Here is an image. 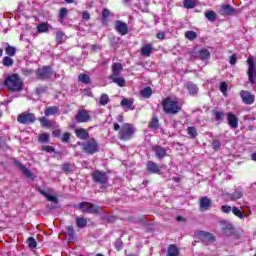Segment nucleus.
Returning <instances> with one entry per match:
<instances>
[{"label":"nucleus","instance_id":"51","mask_svg":"<svg viewBox=\"0 0 256 256\" xmlns=\"http://www.w3.org/2000/svg\"><path fill=\"white\" fill-rule=\"evenodd\" d=\"M28 246L30 249H35L37 247V241L33 237L28 238Z\"/></svg>","mask_w":256,"mask_h":256},{"label":"nucleus","instance_id":"64","mask_svg":"<svg viewBox=\"0 0 256 256\" xmlns=\"http://www.w3.org/2000/svg\"><path fill=\"white\" fill-rule=\"evenodd\" d=\"M107 221H108V223H115V221H117V217H115V216H109V217L107 218Z\"/></svg>","mask_w":256,"mask_h":256},{"label":"nucleus","instance_id":"24","mask_svg":"<svg viewBox=\"0 0 256 256\" xmlns=\"http://www.w3.org/2000/svg\"><path fill=\"white\" fill-rule=\"evenodd\" d=\"M223 234L226 237H231V235H234L235 233V227H233L231 224H226L223 228H222Z\"/></svg>","mask_w":256,"mask_h":256},{"label":"nucleus","instance_id":"12","mask_svg":"<svg viewBox=\"0 0 256 256\" xmlns=\"http://www.w3.org/2000/svg\"><path fill=\"white\" fill-rule=\"evenodd\" d=\"M240 97L245 105H253V103H255V95H252L249 91L242 90Z\"/></svg>","mask_w":256,"mask_h":256},{"label":"nucleus","instance_id":"1","mask_svg":"<svg viewBox=\"0 0 256 256\" xmlns=\"http://www.w3.org/2000/svg\"><path fill=\"white\" fill-rule=\"evenodd\" d=\"M3 85L13 93H19L20 91H23V80H21V77H19L17 74L9 75L5 79Z\"/></svg>","mask_w":256,"mask_h":256},{"label":"nucleus","instance_id":"6","mask_svg":"<svg viewBox=\"0 0 256 256\" xmlns=\"http://www.w3.org/2000/svg\"><path fill=\"white\" fill-rule=\"evenodd\" d=\"M37 79L45 81V79H51L53 77V69L50 66H44L36 70Z\"/></svg>","mask_w":256,"mask_h":256},{"label":"nucleus","instance_id":"48","mask_svg":"<svg viewBox=\"0 0 256 256\" xmlns=\"http://www.w3.org/2000/svg\"><path fill=\"white\" fill-rule=\"evenodd\" d=\"M212 113H213L216 121H221V119H223V117H225V114L221 111L213 110Z\"/></svg>","mask_w":256,"mask_h":256},{"label":"nucleus","instance_id":"10","mask_svg":"<svg viewBox=\"0 0 256 256\" xmlns=\"http://www.w3.org/2000/svg\"><path fill=\"white\" fill-rule=\"evenodd\" d=\"M75 119L77 123H89L91 121V114L87 110H78Z\"/></svg>","mask_w":256,"mask_h":256},{"label":"nucleus","instance_id":"18","mask_svg":"<svg viewBox=\"0 0 256 256\" xmlns=\"http://www.w3.org/2000/svg\"><path fill=\"white\" fill-rule=\"evenodd\" d=\"M146 169L148 173L159 174L161 173V166L153 161H148L146 164Z\"/></svg>","mask_w":256,"mask_h":256},{"label":"nucleus","instance_id":"33","mask_svg":"<svg viewBox=\"0 0 256 256\" xmlns=\"http://www.w3.org/2000/svg\"><path fill=\"white\" fill-rule=\"evenodd\" d=\"M209 57H211V52H209V50L207 49H201L199 51V58L202 61H207V59H209Z\"/></svg>","mask_w":256,"mask_h":256},{"label":"nucleus","instance_id":"28","mask_svg":"<svg viewBox=\"0 0 256 256\" xmlns=\"http://www.w3.org/2000/svg\"><path fill=\"white\" fill-rule=\"evenodd\" d=\"M46 117H51V115H57L59 113V107L51 106L45 109L44 111Z\"/></svg>","mask_w":256,"mask_h":256},{"label":"nucleus","instance_id":"35","mask_svg":"<svg viewBox=\"0 0 256 256\" xmlns=\"http://www.w3.org/2000/svg\"><path fill=\"white\" fill-rule=\"evenodd\" d=\"M78 81L80 83H84L85 85H89V83H91V78L87 74H80L78 76Z\"/></svg>","mask_w":256,"mask_h":256},{"label":"nucleus","instance_id":"52","mask_svg":"<svg viewBox=\"0 0 256 256\" xmlns=\"http://www.w3.org/2000/svg\"><path fill=\"white\" fill-rule=\"evenodd\" d=\"M211 145H212V148L214 149V151H219V149H221V141H219V140H213Z\"/></svg>","mask_w":256,"mask_h":256},{"label":"nucleus","instance_id":"55","mask_svg":"<svg viewBox=\"0 0 256 256\" xmlns=\"http://www.w3.org/2000/svg\"><path fill=\"white\" fill-rule=\"evenodd\" d=\"M70 139H71V133L66 132V133L62 136L61 141H62V143H69Z\"/></svg>","mask_w":256,"mask_h":256},{"label":"nucleus","instance_id":"26","mask_svg":"<svg viewBox=\"0 0 256 256\" xmlns=\"http://www.w3.org/2000/svg\"><path fill=\"white\" fill-rule=\"evenodd\" d=\"M179 248H177V245L171 244L168 247L167 256H179Z\"/></svg>","mask_w":256,"mask_h":256},{"label":"nucleus","instance_id":"38","mask_svg":"<svg viewBox=\"0 0 256 256\" xmlns=\"http://www.w3.org/2000/svg\"><path fill=\"white\" fill-rule=\"evenodd\" d=\"M65 39H67V36H65V33L61 32V31L56 32L57 43H59V44L64 43Z\"/></svg>","mask_w":256,"mask_h":256},{"label":"nucleus","instance_id":"61","mask_svg":"<svg viewBox=\"0 0 256 256\" xmlns=\"http://www.w3.org/2000/svg\"><path fill=\"white\" fill-rule=\"evenodd\" d=\"M82 19H84V21H89V19H91V15L89 14V12L84 11L82 13Z\"/></svg>","mask_w":256,"mask_h":256},{"label":"nucleus","instance_id":"53","mask_svg":"<svg viewBox=\"0 0 256 256\" xmlns=\"http://www.w3.org/2000/svg\"><path fill=\"white\" fill-rule=\"evenodd\" d=\"M63 173H71V164L64 163L61 165Z\"/></svg>","mask_w":256,"mask_h":256},{"label":"nucleus","instance_id":"30","mask_svg":"<svg viewBox=\"0 0 256 256\" xmlns=\"http://www.w3.org/2000/svg\"><path fill=\"white\" fill-rule=\"evenodd\" d=\"M14 64H15V60H13V58H11V56H5L2 59V65L4 67H13Z\"/></svg>","mask_w":256,"mask_h":256},{"label":"nucleus","instance_id":"16","mask_svg":"<svg viewBox=\"0 0 256 256\" xmlns=\"http://www.w3.org/2000/svg\"><path fill=\"white\" fill-rule=\"evenodd\" d=\"M152 151L155 153L157 159L167 157V149H165L163 146L156 145L152 147Z\"/></svg>","mask_w":256,"mask_h":256},{"label":"nucleus","instance_id":"19","mask_svg":"<svg viewBox=\"0 0 256 256\" xmlns=\"http://www.w3.org/2000/svg\"><path fill=\"white\" fill-rule=\"evenodd\" d=\"M199 205H200L201 211H203V210L207 211L208 209H211V205H212L211 198H209L207 196L201 197Z\"/></svg>","mask_w":256,"mask_h":256},{"label":"nucleus","instance_id":"14","mask_svg":"<svg viewBox=\"0 0 256 256\" xmlns=\"http://www.w3.org/2000/svg\"><path fill=\"white\" fill-rule=\"evenodd\" d=\"M115 30L120 35H127V33H129V26L127 23L118 20L115 22Z\"/></svg>","mask_w":256,"mask_h":256},{"label":"nucleus","instance_id":"15","mask_svg":"<svg viewBox=\"0 0 256 256\" xmlns=\"http://www.w3.org/2000/svg\"><path fill=\"white\" fill-rule=\"evenodd\" d=\"M237 11L235 10V8L231 7V5L226 4V5H222L220 7L219 13L223 16V17H229V16H233L235 15Z\"/></svg>","mask_w":256,"mask_h":256},{"label":"nucleus","instance_id":"2","mask_svg":"<svg viewBox=\"0 0 256 256\" xmlns=\"http://www.w3.org/2000/svg\"><path fill=\"white\" fill-rule=\"evenodd\" d=\"M136 131L137 129H135L133 124L124 123L118 133V139H120V141H129L130 139H133V135H135Z\"/></svg>","mask_w":256,"mask_h":256},{"label":"nucleus","instance_id":"58","mask_svg":"<svg viewBox=\"0 0 256 256\" xmlns=\"http://www.w3.org/2000/svg\"><path fill=\"white\" fill-rule=\"evenodd\" d=\"M114 245L117 251H121V249H123V241H121V239H117Z\"/></svg>","mask_w":256,"mask_h":256},{"label":"nucleus","instance_id":"31","mask_svg":"<svg viewBox=\"0 0 256 256\" xmlns=\"http://www.w3.org/2000/svg\"><path fill=\"white\" fill-rule=\"evenodd\" d=\"M76 227H78L79 229H85V227H87V219H85L84 217H77Z\"/></svg>","mask_w":256,"mask_h":256},{"label":"nucleus","instance_id":"62","mask_svg":"<svg viewBox=\"0 0 256 256\" xmlns=\"http://www.w3.org/2000/svg\"><path fill=\"white\" fill-rule=\"evenodd\" d=\"M43 150L46 151L47 153L55 152V148H53V146H43Z\"/></svg>","mask_w":256,"mask_h":256},{"label":"nucleus","instance_id":"56","mask_svg":"<svg viewBox=\"0 0 256 256\" xmlns=\"http://www.w3.org/2000/svg\"><path fill=\"white\" fill-rule=\"evenodd\" d=\"M109 15H111V12L109 11V9H104L102 11V19H103V21H107V19H109Z\"/></svg>","mask_w":256,"mask_h":256},{"label":"nucleus","instance_id":"20","mask_svg":"<svg viewBox=\"0 0 256 256\" xmlns=\"http://www.w3.org/2000/svg\"><path fill=\"white\" fill-rule=\"evenodd\" d=\"M227 121H228V125L232 129H237L239 127V119H237V116H235V114L231 112L227 114Z\"/></svg>","mask_w":256,"mask_h":256},{"label":"nucleus","instance_id":"43","mask_svg":"<svg viewBox=\"0 0 256 256\" xmlns=\"http://www.w3.org/2000/svg\"><path fill=\"white\" fill-rule=\"evenodd\" d=\"M183 5L185 9H195V0H184Z\"/></svg>","mask_w":256,"mask_h":256},{"label":"nucleus","instance_id":"46","mask_svg":"<svg viewBox=\"0 0 256 256\" xmlns=\"http://www.w3.org/2000/svg\"><path fill=\"white\" fill-rule=\"evenodd\" d=\"M121 106L122 107H127V109H131V107H133V101H131L127 98H124L121 101Z\"/></svg>","mask_w":256,"mask_h":256},{"label":"nucleus","instance_id":"21","mask_svg":"<svg viewBox=\"0 0 256 256\" xmlns=\"http://www.w3.org/2000/svg\"><path fill=\"white\" fill-rule=\"evenodd\" d=\"M123 71V65L121 63H114L112 66V75L110 77H119Z\"/></svg>","mask_w":256,"mask_h":256},{"label":"nucleus","instance_id":"7","mask_svg":"<svg viewBox=\"0 0 256 256\" xmlns=\"http://www.w3.org/2000/svg\"><path fill=\"white\" fill-rule=\"evenodd\" d=\"M247 64H248V71H247L248 79L250 83L253 84L255 83V79H256L255 60L253 59V56L248 57Z\"/></svg>","mask_w":256,"mask_h":256},{"label":"nucleus","instance_id":"40","mask_svg":"<svg viewBox=\"0 0 256 256\" xmlns=\"http://www.w3.org/2000/svg\"><path fill=\"white\" fill-rule=\"evenodd\" d=\"M67 233H68V241H73L75 239V228L73 226H67Z\"/></svg>","mask_w":256,"mask_h":256},{"label":"nucleus","instance_id":"45","mask_svg":"<svg viewBox=\"0 0 256 256\" xmlns=\"http://www.w3.org/2000/svg\"><path fill=\"white\" fill-rule=\"evenodd\" d=\"M187 133L192 139H195V137H197V128L196 127H188Z\"/></svg>","mask_w":256,"mask_h":256},{"label":"nucleus","instance_id":"57","mask_svg":"<svg viewBox=\"0 0 256 256\" xmlns=\"http://www.w3.org/2000/svg\"><path fill=\"white\" fill-rule=\"evenodd\" d=\"M220 91L223 95H227V82H221Z\"/></svg>","mask_w":256,"mask_h":256},{"label":"nucleus","instance_id":"22","mask_svg":"<svg viewBox=\"0 0 256 256\" xmlns=\"http://www.w3.org/2000/svg\"><path fill=\"white\" fill-rule=\"evenodd\" d=\"M75 133L78 139H82L83 141H85V139H89V132H87V130H85L84 128L76 129Z\"/></svg>","mask_w":256,"mask_h":256},{"label":"nucleus","instance_id":"47","mask_svg":"<svg viewBox=\"0 0 256 256\" xmlns=\"http://www.w3.org/2000/svg\"><path fill=\"white\" fill-rule=\"evenodd\" d=\"M107 103H109V95L107 94H102L100 96V105H102L103 107H105V105H107Z\"/></svg>","mask_w":256,"mask_h":256},{"label":"nucleus","instance_id":"27","mask_svg":"<svg viewBox=\"0 0 256 256\" xmlns=\"http://www.w3.org/2000/svg\"><path fill=\"white\" fill-rule=\"evenodd\" d=\"M109 79L119 87H125V78L119 76H110Z\"/></svg>","mask_w":256,"mask_h":256},{"label":"nucleus","instance_id":"39","mask_svg":"<svg viewBox=\"0 0 256 256\" xmlns=\"http://www.w3.org/2000/svg\"><path fill=\"white\" fill-rule=\"evenodd\" d=\"M39 121L42 127H46L47 129H50V127H53V123H51V121L47 120V118L45 117L39 118Z\"/></svg>","mask_w":256,"mask_h":256},{"label":"nucleus","instance_id":"34","mask_svg":"<svg viewBox=\"0 0 256 256\" xmlns=\"http://www.w3.org/2000/svg\"><path fill=\"white\" fill-rule=\"evenodd\" d=\"M140 94L142 95V97H144L145 99H149V97H151V95H153V90L151 89V87H146L144 89H142L140 91Z\"/></svg>","mask_w":256,"mask_h":256},{"label":"nucleus","instance_id":"60","mask_svg":"<svg viewBox=\"0 0 256 256\" xmlns=\"http://www.w3.org/2000/svg\"><path fill=\"white\" fill-rule=\"evenodd\" d=\"M229 63H230V65H235L237 63V55L236 54H233L230 56Z\"/></svg>","mask_w":256,"mask_h":256},{"label":"nucleus","instance_id":"8","mask_svg":"<svg viewBox=\"0 0 256 256\" xmlns=\"http://www.w3.org/2000/svg\"><path fill=\"white\" fill-rule=\"evenodd\" d=\"M92 179L94 183H100V185H105L109 181L107 173L96 170L92 173Z\"/></svg>","mask_w":256,"mask_h":256},{"label":"nucleus","instance_id":"23","mask_svg":"<svg viewBox=\"0 0 256 256\" xmlns=\"http://www.w3.org/2000/svg\"><path fill=\"white\" fill-rule=\"evenodd\" d=\"M4 45H6L5 47V53L8 57H15V55L17 54V48L11 46L9 43H4Z\"/></svg>","mask_w":256,"mask_h":256},{"label":"nucleus","instance_id":"37","mask_svg":"<svg viewBox=\"0 0 256 256\" xmlns=\"http://www.w3.org/2000/svg\"><path fill=\"white\" fill-rule=\"evenodd\" d=\"M150 129L157 130L159 129V118L158 117H153L149 123Z\"/></svg>","mask_w":256,"mask_h":256},{"label":"nucleus","instance_id":"4","mask_svg":"<svg viewBox=\"0 0 256 256\" xmlns=\"http://www.w3.org/2000/svg\"><path fill=\"white\" fill-rule=\"evenodd\" d=\"M162 106L165 113H168L169 115H177V113H179V105L171 98L164 99L162 102Z\"/></svg>","mask_w":256,"mask_h":256},{"label":"nucleus","instance_id":"50","mask_svg":"<svg viewBox=\"0 0 256 256\" xmlns=\"http://www.w3.org/2000/svg\"><path fill=\"white\" fill-rule=\"evenodd\" d=\"M39 143H49V134H41L38 138Z\"/></svg>","mask_w":256,"mask_h":256},{"label":"nucleus","instance_id":"36","mask_svg":"<svg viewBox=\"0 0 256 256\" xmlns=\"http://www.w3.org/2000/svg\"><path fill=\"white\" fill-rule=\"evenodd\" d=\"M49 24L48 23H40L38 26H37V30H38V33H47V31H49Z\"/></svg>","mask_w":256,"mask_h":256},{"label":"nucleus","instance_id":"29","mask_svg":"<svg viewBox=\"0 0 256 256\" xmlns=\"http://www.w3.org/2000/svg\"><path fill=\"white\" fill-rule=\"evenodd\" d=\"M205 17L208 21H211L212 23H215L217 21V13L213 10H209L205 12Z\"/></svg>","mask_w":256,"mask_h":256},{"label":"nucleus","instance_id":"5","mask_svg":"<svg viewBox=\"0 0 256 256\" xmlns=\"http://www.w3.org/2000/svg\"><path fill=\"white\" fill-rule=\"evenodd\" d=\"M79 209H84V213H91L94 215H99V213L103 211V208L101 206L87 203V202H81L79 204Z\"/></svg>","mask_w":256,"mask_h":256},{"label":"nucleus","instance_id":"13","mask_svg":"<svg viewBox=\"0 0 256 256\" xmlns=\"http://www.w3.org/2000/svg\"><path fill=\"white\" fill-rule=\"evenodd\" d=\"M197 237L204 241V243H215V235L206 231H198Z\"/></svg>","mask_w":256,"mask_h":256},{"label":"nucleus","instance_id":"54","mask_svg":"<svg viewBox=\"0 0 256 256\" xmlns=\"http://www.w3.org/2000/svg\"><path fill=\"white\" fill-rule=\"evenodd\" d=\"M47 91V86H39L35 89L36 95H41Z\"/></svg>","mask_w":256,"mask_h":256},{"label":"nucleus","instance_id":"44","mask_svg":"<svg viewBox=\"0 0 256 256\" xmlns=\"http://www.w3.org/2000/svg\"><path fill=\"white\" fill-rule=\"evenodd\" d=\"M232 213H233V215H235L239 219H244L245 218V214L243 212H241L240 209L237 208V207L232 208Z\"/></svg>","mask_w":256,"mask_h":256},{"label":"nucleus","instance_id":"17","mask_svg":"<svg viewBox=\"0 0 256 256\" xmlns=\"http://www.w3.org/2000/svg\"><path fill=\"white\" fill-rule=\"evenodd\" d=\"M14 165L23 173L27 179H31L33 177V173H31L25 165H23L19 160H14Z\"/></svg>","mask_w":256,"mask_h":256},{"label":"nucleus","instance_id":"41","mask_svg":"<svg viewBox=\"0 0 256 256\" xmlns=\"http://www.w3.org/2000/svg\"><path fill=\"white\" fill-rule=\"evenodd\" d=\"M185 37L186 39H188V41H195V39H197V32L195 31H187L185 33Z\"/></svg>","mask_w":256,"mask_h":256},{"label":"nucleus","instance_id":"49","mask_svg":"<svg viewBox=\"0 0 256 256\" xmlns=\"http://www.w3.org/2000/svg\"><path fill=\"white\" fill-rule=\"evenodd\" d=\"M241 197H243V192L235 191L233 194H231L230 199L231 201H235L237 199H241Z\"/></svg>","mask_w":256,"mask_h":256},{"label":"nucleus","instance_id":"3","mask_svg":"<svg viewBox=\"0 0 256 256\" xmlns=\"http://www.w3.org/2000/svg\"><path fill=\"white\" fill-rule=\"evenodd\" d=\"M82 150L86 155H95V153H99V143L95 138H91L86 142H82Z\"/></svg>","mask_w":256,"mask_h":256},{"label":"nucleus","instance_id":"11","mask_svg":"<svg viewBox=\"0 0 256 256\" xmlns=\"http://www.w3.org/2000/svg\"><path fill=\"white\" fill-rule=\"evenodd\" d=\"M38 193L40 195H43V197H46L47 201H50L52 203L50 206V209H55V207H57V204L59 203V199L56 196H53L47 193L45 190L41 188H38Z\"/></svg>","mask_w":256,"mask_h":256},{"label":"nucleus","instance_id":"63","mask_svg":"<svg viewBox=\"0 0 256 256\" xmlns=\"http://www.w3.org/2000/svg\"><path fill=\"white\" fill-rule=\"evenodd\" d=\"M53 137H61V130L57 129L52 132Z\"/></svg>","mask_w":256,"mask_h":256},{"label":"nucleus","instance_id":"42","mask_svg":"<svg viewBox=\"0 0 256 256\" xmlns=\"http://www.w3.org/2000/svg\"><path fill=\"white\" fill-rule=\"evenodd\" d=\"M69 13V10L67 8H61L59 12V21L63 23L65 21V17H67V14Z\"/></svg>","mask_w":256,"mask_h":256},{"label":"nucleus","instance_id":"25","mask_svg":"<svg viewBox=\"0 0 256 256\" xmlns=\"http://www.w3.org/2000/svg\"><path fill=\"white\" fill-rule=\"evenodd\" d=\"M152 51L153 47L151 46V44H145L141 48V55H143L144 57H151Z\"/></svg>","mask_w":256,"mask_h":256},{"label":"nucleus","instance_id":"32","mask_svg":"<svg viewBox=\"0 0 256 256\" xmlns=\"http://www.w3.org/2000/svg\"><path fill=\"white\" fill-rule=\"evenodd\" d=\"M187 89L190 95H197V93H199V88L197 87V85L191 82L187 84Z\"/></svg>","mask_w":256,"mask_h":256},{"label":"nucleus","instance_id":"59","mask_svg":"<svg viewBox=\"0 0 256 256\" xmlns=\"http://www.w3.org/2000/svg\"><path fill=\"white\" fill-rule=\"evenodd\" d=\"M221 211L222 213H231V211H233V208H231V206L229 205H224L221 207Z\"/></svg>","mask_w":256,"mask_h":256},{"label":"nucleus","instance_id":"9","mask_svg":"<svg viewBox=\"0 0 256 256\" xmlns=\"http://www.w3.org/2000/svg\"><path fill=\"white\" fill-rule=\"evenodd\" d=\"M18 123H21L22 125H29L30 123H33L36 121L35 114L33 113H21L17 118Z\"/></svg>","mask_w":256,"mask_h":256}]
</instances>
